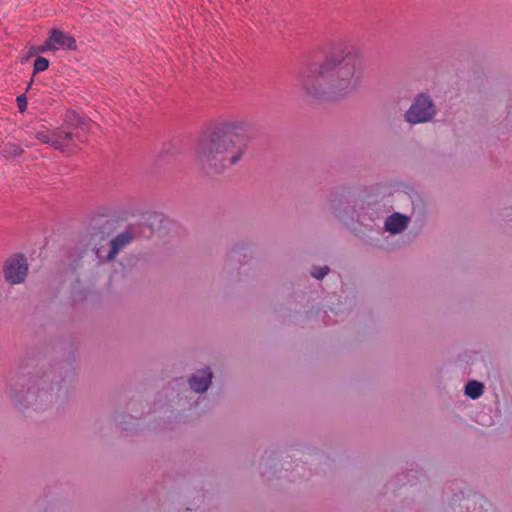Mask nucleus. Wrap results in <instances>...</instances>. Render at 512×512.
Instances as JSON below:
<instances>
[{
	"label": "nucleus",
	"instance_id": "nucleus-2",
	"mask_svg": "<svg viewBox=\"0 0 512 512\" xmlns=\"http://www.w3.org/2000/svg\"><path fill=\"white\" fill-rule=\"evenodd\" d=\"M364 73L360 54L348 47L328 52L320 61L309 62L298 72L302 93L311 100L343 99L358 90Z\"/></svg>",
	"mask_w": 512,
	"mask_h": 512
},
{
	"label": "nucleus",
	"instance_id": "nucleus-18",
	"mask_svg": "<svg viewBox=\"0 0 512 512\" xmlns=\"http://www.w3.org/2000/svg\"><path fill=\"white\" fill-rule=\"evenodd\" d=\"M24 150L17 144L6 143L0 146V156L5 159L19 157L23 154Z\"/></svg>",
	"mask_w": 512,
	"mask_h": 512
},
{
	"label": "nucleus",
	"instance_id": "nucleus-9",
	"mask_svg": "<svg viewBox=\"0 0 512 512\" xmlns=\"http://www.w3.org/2000/svg\"><path fill=\"white\" fill-rule=\"evenodd\" d=\"M252 257V250L245 243L235 244L228 252L225 260V269L232 271L236 265L246 263Z\"/></svg>",
	"mask_w": 512,
	"mask_h": 512
},
{
	"label": "nucleus",
	"instance_id": "nucleus-5",
	"mask_svg": "<svg viewBox=\"0 0 512 512\" xmlns=\"http://www.w3.org/2000/svg\"><path fill=\"white\" fill-rule=\"evenodd\" d=\"M438 113L435 101L428 93H418L414 96L410 107L404 113V121L410 125L432 122Z\"/></svg>",
	"mask_w": 512,
	"mask_h": 512
},
{
	"label": "nucleus",
	"instance_id": "nucleus-4",
	"mask_svg": "<svg viewBox=\"0 0 512 512\" xmlns=\"http://www.w3.org/2000/svg\"><path fill=\"white\" fill-rule=\"evenodd\" d=\"M330 209L341 221L358 224L369 231L377 227V221L383 217V209L379 202L362 198L349 189L333 195Z\"/></svg>",
	"mask_w": 512,
	"mask_h": 512
},
{
	"label": "nucleus",
	"instance_id": "nucleus-7",
	"mask_svg": "<svg viewBox=\"0 0 512 512\" xmlns=\"http://www.w3.org/2000/svg\"><path fill=\"white\" fill-rule=\"evenodd\" d=\"M29 265L27 258L22 253H16L8 257L3 264V276L10 285H18L26 280Z\"/></svg>",
	"mask_w": 512,
	"mask_h": 512
},
{
	"label": "nucleus",
	"instance_id": "nucleus-12",
	"mask_svg": "<svg viewBox=\"0 0 512 512\" xmlns=\"http://www.w3.org/2000/svg\"><path fill=\"white\" fill-rule=\"evenodd\" d=\"M61 128H56L53 131L40 130L35 133V138L44 144L51 145L54 149L61 152L67 151V145L60 141Z\"/></svg>",
	"mask_w": 512,
	"mask_h": 512
},
{
	"label": "nucleus",
	"instance_id": "nucleus-8",
	"mask_svg": "<svg viewBox=\"0 0 512 512\" xmlns=\"http://www.w3.org/2000/svg\"><path fill=\"white\" fill-rule=\"evenodd\" d=\"M110 244L97 245L96 247H76L71 254L73 263L77 267L83 260L90 259L95 261L96 265H100L106 261H112L115 257H109Z\"/></svg>",
	"mask_w": 512,
	"mask_h": 512
},
{
	"label": "nucleus",
	"instance_id": "nucleus-23",
	"mask_svg": "<svg viewBox=\"0 0 512 512\" xmlns=\"http://www.w3.org/2000/svg\"><path fill=\"white\" fill-rule=\"evenodd\" d=\"M16 101H17L19 111L21 113L25 112L27 109V97L25 96V94L19 95L16 98Z\"/></svg>",
	"mask_w": 512,
	"mask_h": 512
},
{
	"label": "nucleus",
	"instance_id": "nucleus-3",
	"mask_svg": "<svg viewBox=\"0 0 512 512\" xmlns=\"http://www.w3.org/2000/svg\"><path fill=\"white\" fill-rule=\"evenodd\" d=\"M254 125L242 118L216 123L199 139L196 156L207 175H219L236 165L253 139Z\"/></svg>",
	"mask_w": 512,
	"mask_h": 512
},
{
	"label": "nucleus",
	"instance_id": "nucleus-13",
	"mask_svg": "<svg viewBox=\"0 0 512 512\" xmlns=\"http://www.w3.org/2000/svg\"><path fill=\"white\" fill-rule=\"evenodd\" d=\"M410 218L404 214L395 212L388 216L384 222V228L390 234H399L403 232L409 225Z\"/></svg>",
	"mask_w": 512,
	"mask_h": 512
},
{
	"label": "nucleus",
	"instance_id": "nucleus-24",
	"mask_svg": "<svg viewBox=\"0 0 512 512\" xmlns=\"http://www.w3.org/2000/svg\"><path fill=\"white\" fill-rule=\"evenodd\" d=\"M36 52H37L36 47H32V48L30 49V52H29L28 56H27V59H28L29 57H31L32 55H34Z\"/></svg>",
	"mask_w": 512,
	"mask_h": 512
},
{
	"label": "nucleus",
	"instance_id": "nucleus-19",
	"mask_svg": "<svg viewBox=\"0 0 512 512\" xmlns=\"http://www.w3.org/2000/svg\"><path fill=\"white\" fill-rule=\"evenodd\" d=\"M49 67V60L45 57L38 56L33 65V75H36L39 72H43L47 70Z\"/></svg>",
	"mask_w": 512,
	"mask_h": 512
},
{
	"label": "nucleus",
	"instance_id": "nucleus-15",
	"mask_svg": "<svg viewBox=\"0 0 512 512\" xmlns=\"http://www.w3.org/2000/svg\"><path fill=\"white\" fill-rule=\"evenodd\" d=\"M132 240H134V235L128 225L125 231L110 240L109 257H116L117 253L127 246Z\"/></svg>",
	"mask_w": 512,
	"mask_h": 512
},
{
	"label": "nucleus",
	"instance_id": "nucleus-21",
	"mask_svg": "<svg viewBox=\"0 0 512 512\" xmlns=\"http://www.w3.org/2000/svg\"><path fill=\"white\" fill-rule=\"evenodd\" d=\"M57 49L58 47L54 46L53 41L50 40V36L47 38L43 45L36 47V50L39 53H44L47 51H56Z\"/></svg>",
	"mask_w": 512,
	"mask_h": 512
},
{
	"label": "nucleus",
	"instance_id": "nucleus-14",
	"mask_svg": "<svg viewBox=\"0 0 512 512\" xmlns=\"http://www.w3.org/2000/svg\"><path fill=\"white\" fill-rule=\"evenodd\" d=\"M50 40L53 41L54 46L58 48L61 47L72 51H76L78 48L76 39L59 29H52L50 31Z\"/></svg>",
	"mask_w": 512,
	"mask_h": 512
},
{
	"label": "nucleus",
	"instance_id": "nucleus-22",
	"mask_svg": "<svg viewBox=\"0 0 512 512\" xmlns=\"http://www.w3.org/2000/svg\"><path fill=\"white\" fill-rule=\"evenodd\" d=\"M74 137H79L77 134H74L72 133L71 131H66V132H63L61 130V137H60V141L63 143V144H66L67 145V149L69 148V145H68V142L72 141L74 139Z\"/></svg>",
	"mask_w": 512,
	"mask_h": 512
},
{
	"label": "nucleus",
	"instance_id": "nucleus-16",
	"mask_svg": "<svg viewBox=\"0 0 512 512\" xmlns=\"http://www.w3.org/2000/svg\"><path fill=\"white\" fill-rule=\"evenodd\" d=\"M64 122L68 127H76L81 130H88L89 121L81 117L74 110H67L64 116Z\"/></svg>",
	"mask_w": 512,
	"mask_h": 512
},
{
	"label": "nucleus",
	"instance_id": "nucleus-20",
	"mask_svg": "<svg viewBox=\"0 0 512 512\" xmlns=\"http://www.w3.org/2000/svg\"><path fill=\"white\" fill-rule=\"evenodd\" d=\"M330 268L328 266H313L311 275L317 280H322L328 273Z\"/></svg>",
	"mask_w": 512,
	"mask_h": 512
},
{
	"label": "nucleus",
	"instance_id": "nucleus-10",
	"mask_svg": "<svg viewBox=\"0 0 512 512\" xmlns=\"http://www.w3.org/2000/svg\"><path fill=\"white\" fill-rule=\"evenodd\" d=\"M212 379L213 372L209 366H206L191 375L188 379V385L192 391L201 394L209 389Z\"/></svg>",
	"mask_w": 512,
	"mask_h": 512
},
{
	"label": "nucleus",
	"instance_id": "nucleus-17",
	"mask_svg": "<svg viewBox=\"0 0 512 512\" xmlns=\"http://www.w3.org/2000/svg\"><path fill=\"white\" fill-rule=\"evenodd\" d=\"M465 395L475 400L478 399L484 392V385L476 380H471L465 385Z\"/></svg>",
	"mask_w": 512,
	"mask_h": 512
},
{
	"label": "nucleus",
	"instance_id": "nucleus-6",
	"mask_svg": "<svg viewBox=\"0 0 512 512\" xmlns=\"http://www.w3.org/2000/svg\"><path fill=\"white\" fill-rule=\"evenodd\" d=\"M116 230V221L105 216H97L91 220L87 232L81 237L76 247H88L110 244V236Z\"/></svg>",
	"mask_w": 512,
	"mask_h": 512
},
{
	"label": "nucleus",
	"instance_id": "nucleus-1",
	"mask_svg": "<svg viewBox=\"0 0 512 512\" xmlns=\"http://www.w3.org/2000/svg\"><path fill=\"white\" fill-rule=\"evenodd\" d=\"M77 378V357L72 349L41 358L25 357L5 379V393L25 417L67 399Z\"/></svg>",
	"mask_w": 512,
	"mask_h": 512
},
{
	"label": "nucleus",
	"instance_id": "nucleus-11",
	"mask_svg": "<svg viewBox=\"0 0 512 512\" xmlns=\"http://www.w3.org/2000/svg\"><path fill=\"white\" fill-rule=\"evenodd\" d=\"M158 222H160L158 216H150L139 223L130 224L134 239H150L155 232V225Z\"/></svg>",
	"mask_w": 512,
	"mask_h": 512
},
{
	"label": "nucleus",
	"instance_id": "nucleus-25",
	"mask_svg": "<svg viewBox=\"0 0 512 512\" xmlns=\"http://www.w3.org/2000/svg\"><path fill=\"white\" fill-rule=\"evenodd\" d=\"M32 84H33V78L30 80L28 86H27V91L32 87Z\"/></svg>",
	"mask_w": 512,
	"mask_h": 512
}]
</instances>
